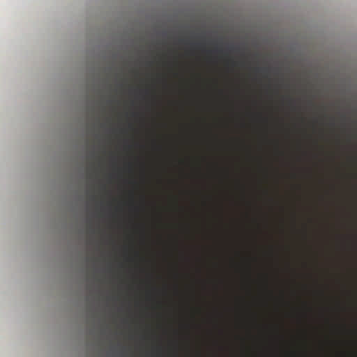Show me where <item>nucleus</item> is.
I'll return each instance as SVG.
<instances>
[{
  "instance_id": "nucleus-1",
  "label": "nucleus",
  "mask_w": 357,
  "mask_h": 357,
  "mask_svg": "<svg viewBox=\"0 0 357 357\" xmlns=\"http://www.w3.org/2000/svg\"><path fill=\"white\" fill-rule=\"evenodd\" d=\"M232 64L235 65L236 64V62L234 61H231Z\"/></svg>"
}]
</instances>
